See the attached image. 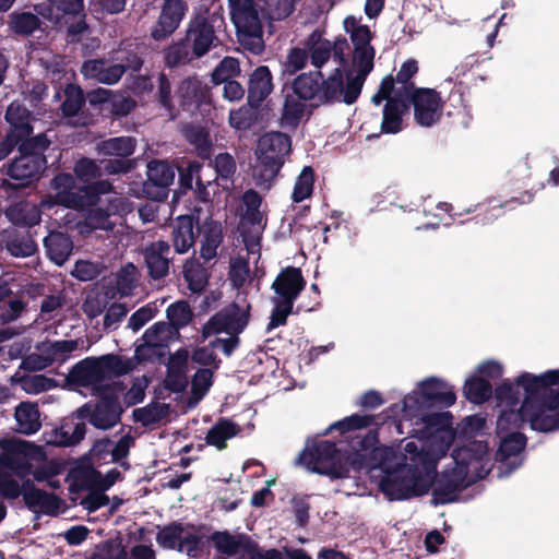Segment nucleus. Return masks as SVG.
I'll use <instances>...</instances> for the list:
<instances>
[{"instance_id":"1","label":"nucleus","mask_w":559,"mask_h":559,"mask_svg":"<svg viewBox=\"0 0 559 559\" xmlns=\"http://www.w3.org/2000/svg\"><path fill=\"white\" fill-rule=\"evenodd\" d=\"M394 452L391 448H373L371 468L379 467L383 476L379 483L380 491L391 501L407 500L428 493L433 479V466L430 462L421 461V466L403 465L401 462L391 463Z\"/></svg>"},{"instance_id":"2","label":"nucleus","mask_w":559,"mask_h":559,"mask_svg":"<svg viewBox=\"0 0 559 559\" xmlns=\"http://www.w3.org/2000/svg\"><path fill=\"white\" fill-rule=\"evenodd\" d=\"M297 462L312 473L331 478H347L352 469L365 467L362 456L358 453L343 452L332 441L321 440L306 447L298 455Z\"/></svg>"},{"instance_id":"3","label":"nucleus","mask_w":559,"mask_h":559,"mask_svg":"<svg viewBox=\"0 0 559 559\" xmlns=\"http://www.w3.org/2000/svg\"><path fill=\"white\" fill-rule=\"evenodd\" d=\"M559 384V369L548 370L539 376L532 374L528 390L534 396L530 426L539 432L559 430V390L551 385Z\"/></svg>"},{"instance_id":"4","label":"nucleus","mask_w":559,"mask_h":559,"mask_svg":"<svg viewBox=\"0 0 559 559\" xmlns=\"http://www.w3.org/2000/svg\"><path fill=\"white\" fill-rule=\"evenodd\" d=\"M292 138L281 131L261 135L254 151L253 177L259 187L270 189L292 154Z\"/></svg>"},{"instance_id":"5","label":"nucleus","mask_w":559,"mask_h":559,"mask_svg":"<svg viewBox=\"0 0 559 559\" xmlns=\"http://www.w3.org/2000/svg\"><path fill=\"white\" fill-rule=\"evenodd\" d=\"M134 368L135 362L131 358L106 354L99 357H86L76 362L69 372V379L79 386H91L94 393H97V388L107 385L104 384L105 380L128 374Z\"/></svg>"},{"instance_id":"6","label":"nucleus","mask_w":559,"mask_h":559,"mask_svg":"<svg viewBox=\"0 0 559 559\" xmlns=\"http://www.w3.org/2000/svg\"><path fill=\"white\" fill-rule=\"evenodd\" d=\"M36 12L55 26L66 28V41L76 45L91 32L86 22L87 13L84 0H47L35 5Z\"/></svg>"},{"instance_id":"7","label":"nucleus","mask_w":559,"mask_h":559,"mask_svg":"<svg viewBox=\"0 0 559 559\" xmlns=\"http://www.w3.org/2000/svg\"><path fill=\"white\" fill-rule=\"evenodd\" d=\"M455 466L442 472L432 489L436 504H447L456 501L459 492L464 490L469 481L467 475L471 465H478L479 460L471 447H463L453 451Z\"/></svg>"},{"instance_id":"8","label":"nucleus","mask_w":559,"mask_h":559,"mask_svg":"<svg viewBox=\"0 0 559 559\" xmlns=\"http://www.w3.org/2000/svg\"><path fill=\"white\" fill-rule=\"evenodd\" d=\"M136 148V140L133 136H115L102 141L97 145L98 153L109 158L102 159L104 173L107 175L128 174L135 167V160L131 159Z\"/></svg>"},{"instance_id":"9","label":"nucleus","mask_w":559,"mask_h":559,"mask_svg":"<svg viewBox=\"0 0 559 559\" xmlns=\"http://www.w3.org/2000/svg\"><path fill=\"white\" fill-rule=\"evenodd\" d=\"M175 97L179 112L205 117L212 110V94L210 86L197 75L182 79L177 85Z\"/></svg>"},{"instance_id":"10","label":"nucleus","mask_w":559,"mask_h":559,"mask_svg":"<svg viewBox=\"0 0 559 559\" xmlns=\"http://www.w3.org/2000/svg\"><path fill=\"white\" fill-rule=\"evenodd\" d=\"M218 19L209 10L194 12L190 17L183 38L193 48L195 58H202L217 46L219 39L216 35Z\"/></svg>"},{"instance_id":"11","label":"nucleus","mask_w":559,"mask_h":559,"mask_svg":"<svg viewBox=\"0 0 559 559\" xmlns=\"http://www.w3.org/2000/svg\"><path fill=\"white\" fill-rule=\"evenodd\" d=\"M405 88V99L408 107L414 108L415 122L424 128H430L439 122L443 112V100L440 93L433 88L409 85Z\"/></svg>"},{"instance_id":"12","label":"nucleus","mask_w":559,"mask_h":559,"mask_svg":"<svg viewBox=\"0 0 559 559\" xmlns=\"http://www.w3.org/2000/svg\"><path fill=\"white\" fill-rule=\"evenodd\" d=\"M124 390L122 382L107 383L97 388L98 402L93 408L91 425L97 429L107 430L116 426L123 413L119 401V394Z\"/></svg>"},{"instance_id":"13","label":"nucleus","mask_w":559,"mask_h":559,"mask_svg":"<svg viewBox=\"0 0 559 559\" xmlns=\"http://www.w3.org/2000/svg\"><path fill=\"white\" fill-rule=\"evenodd\" d=\"M228 8L240 43L247 44L249 39H262L263 28L259 5L254 0H228Z\"/></svg>"},{"instance_id":"14","label":"nucleus","mask_w":559,"mask_h":559,"mask_svg":"<svg viewBox=\"0 0 559 559\" xmlns=\"http://www.w3.org/2000/svg\"><path fill=\"white\" fill-rule=\"evenodd\" d=\"M90 106L107 118L120 119L136 108V100L129 94L98 87L90 91Z\"/></svg>"},{"instance_id":"15","label":"nucleus","mask_w":559,"mask_h":559,"mask_svg":"<svg viewBox=\"0 0 559 559\" xmlns=\"http://www.w3.org/2000/svg\"><path fill=\"white\" fill-rule=\"evenodd\" d=\"M248 323L249 311L236 302H230L206 321L202 326V337L207 338L219 333L240 334Z\"/></svg>"},{"instance_id":"16","label":"nucleus","mask_w":559,"mask_h":559,"mask_svg":"<svg viewBox=\"0 0 559 559\" xmlns=\"http://www.w3.org/2000/svg\"><path fill=\"white\" fill-rule=\"evenodd\" d=\"M203 164L198 160L182 162L177 167L179 188L175 191L174 197L193 191L194 197L203 203L212 200L210 188L213 187L214 180H204L202 176Z\"/></svg>"},{"instance_id":"17","label":"nucleus","mask_w":559,"mask_h":559,"mask_svg":"<svg viewBox=\"0 0 559 559\" xmlns=\"http://www.w3.org/2000/svg\"><path fill=\"white\" fill-rule=\"evenodd\" d=\"M189 11L186 0H164L158 17L151 27L150 36L155 41H163L171 37L179 28Z\"/></svg>"},{"instance_id":"18","label":"nucleus","mask_w":559,"mask_h":559,"mask_svg":"<svg viewBox=\"0 0 559 559\" xmlns=\"http://www.w3.org/2000/svg\"><path fill=\"white\" fill-rule=\"evenodd\" d=\"M175 168L166 160L152 159L146 166V180L142 191L146 198L164 201L169 193V187L175 180Z\"/></svg>"},{"instance_id":"19","label":"nucleus","mask_w":559,"mask_h":559,"mask_svg":"<svg viewBox=\"0 0 559 559\" xmlns=\"http://www.w3.org/2000/svg\"><path fill=\"white\" fill-rule=\"evenodd\" d=\"M45 460L46 452L43 447L20 440L11 443L5 466L10 468L16 477L24 479L33 473L34 465L32 461L39 463Z\"/></svg>"},{"instance_id":"20","label":"nucleus","mask_w":559,"mask_h":559,"mask_svg":"<svg viewBox=\"0 0 559 559\" xmlns=\"http://www.w3.org/2000/svg\"><path fill=\"white\" fill-rule=\"evenodd\" d=\"M531 379L532 373L530 372H523L516 378L518 385L522 386L524 391V399L519 409L507 407L501 412L497 419V429L500 432L520 429L525 423H530L532 403L534 402V396L528 390Z\"/></svg>"},{"instance_id":"21","label":"nucleus","mask_w":559,"mask_h":559,"mask_svg":"<svg viewBox=\"0 0 559 559\" xmlns=\"http://www.w3.org/2000/svg\"><path fill=\"white\" fill-rule=\"evenodd\" d=\"M456 401L453 388L438 378L424 380L419 385V396H407L404 401L405 407H412L411 403H418L426 406L450 407Z\"/></svg>"},{"instance_id":"22","label":"nucleus","mask_w":559,"mask_h":559,"mask_svg":"<svg viewBox=\"0 0 559 559\" xmlns=\"http://www.w3.org/2000/svg\"><path fill=\"white\" fill-rule=\"evenodd\" d=\"M92 416V405L90 403H85L73 413V417L80 421H66L59 428L53 429L49 439H47V443L57 447H71L78 444L84 439L86 433V424L83 420L88 419L91 421Z\"/></svg>"},{"instance_id":"23","label":"nucleus","mask_w":559,"mask_h":559,"mask_svg":"<svg viewBox=\"0 0 559 559\" xmlns=\"http://www.w3.org/2000/svg\"><path fill=\"white\" fill-rule=\"evenodd\" d=\"M171 248L166 240H156L143 249V258L147 275L153 281L164 280L169 274L173 260Z\"/></svg>"},{"instance_id":"24","label":"nucleus","mask_w":559,"mask_h":559,"mask_svg":"<svg viewBox=\"0 0 559 559\" xmlns=\"http://www.w3.org/2000/svg\"><path fill=\"white\" fill-rule=\"evenodd\" d=\"M348 73L344 75L341 68H336L326 79L322 76L320 93V105L344 103L352 105L356 103L360 94L348 96Z\"/></svg>"},{"instance_id":"25","label":"nucleus","mask_w":559,"mask_h":559,"mask_svg":"<svg viewBox=\"0 0 559 559\" xmlns=\"http://www.w3.org/2000/svg\"><path fill=\"white\" fill-rule=\"evenodd\" d=\"M50 188L56 191L53 203L83 211V193L81 187L76 188L75 178L68 173H59L50 180Z\"/></svg>"},{"instance_id":"26","label":"nucleus","mask_w":559,"mask_h":559,"mask_svg":"<svg viewBox=\"0 0 559 559\" xmlns=\"http://www.w3.org/2000/svg\"><path fill=\"white\" fill-rule=\"evenodd\" d=\"M306 287V280L299 267L286 266L281 270L272 284L276 299L294 304Z\"/></svg>"},{"instance_id":"27","label":"nucleus","mask_w":559,"mask_h":559,"mask_svg":"<svg viewBox=\"0 0 559 559\" xmlns=\"http://www.w3.org/2000/svg\"><path fill=\"white\" fill-rule=\"evenodd\" d=\"M46 167L47 163L41 159L19 154L8 164L5 174L9 178L19 181L20 187L26 188L39 180Z\"/></svg>"},{"instance_id":"28","label":"nucleus","mask_w":559,"mask_h":559,"mask_svg":"<svg viewBox=\"0 0 559 559\" xmlns=\"http://www.w3.org/2000/svg\"><path fill=\"white\" fill-rule=\"evenodd\" d=\"M409 114L405 88L399 87L394 99H388L382 109L380 130L384 134H396L404 129L403 118Z\"/></svg>"},{"instance_id":"29","label":"nucleus","mask_w":559,"mask_h":559,"mask_svg":"<svg viewBox=\"0 0 559 559\" xmlns=\"http://www.w3.org/2000/svg\"><path fill=\"white\" fill-rule=\"evenodd\" d=\"M193 215H180L171 224V242L175 252L178 254L187 253L195 243L200 234V228H195Z\"/></svg>"},{"instance_id":"30","label":"nucleus","mask_w":559,"mask_h":559,"mask_svg":"<svg viewBox=\"0 0 559 559\" xmlns=\"http://www.w3.org/2000/svg\"><path fill=\"white\" fill-rule=\"evenodd\" d=\"M527 438L520 431H511L501 438L499 448L495 454L496 461L508 466V473L516 469L522 461L520 454L526 447Z\"/></svg>"},{"instance_id":"31","label":"nucleus","mask_w":559,"mask_h":559,"mask_svg":"<svg viewBox=\"0 0 559 559\" xmlns=\"http://www.w3.org/2000/svg\"><path fill=\"white\" fill-rule=\"evenodd\" d=\"M374 48H357L353 52V63L356 68V74L352 70L348 73V96L361 94L362 86L368 74L373 69Z\"/></svg>"},{"instance_id":"32","label":"nucleus","mask_w":559,"mask_h":559,"mask_svg":"<svg viewBox=\"0 0 559 559\" xmlns=\"http://www.w3.org/2000/svg\"><path fill=\"white\" fill-rule=\"evenodd\" d=\"M211 540L218 552L228 557L236 556L240 551L249 557L257 547V543L245 533L233 535L228 531H217L212 534Z\"/></svg>"},{"instance_id":"33","label":"nucleus","mask_w":559,"mask_h":559,"mask_svg":"<svg viewBox=\"0 0 559 559\" xmlns=\"http://www.w3.org/2000/svg\"><path fill=\"white\" fill-rule=\"evenodd\" d=\"M4 119L9 124L7 131L8 135L19 142L25 136L33 134L34 128L32 124L33 114L32 111L19 102H12L5 110Z\"/></svg>"},{"instance_id":"34","label":"nucleus","mask_w":559,"mask_h":559,"mask_svg":"<svg viewBox=\"0 0 559 559\" xmlns=\"http://www.w3.org/2000/svg\"><path fill=\"white\" fill-rule=\"evenodd\" d=\"M273 88V76L269 67H257L249 76L247 95L248 104L252 108L260 107L272 93Z\"/></svg>"},{"instance_id":"35","label":"nucleus","mask_w":559,"mask_h":559,"mask_svg":"<svg viewBox=\"0 0 559 559\" xmlns=\"http://www.w3.org/2000/svg\"><path fill=\"white\" fill-rule=\"evenodd\" d=\"M81 72L85 78L112 85L120 81L124 74V68L117 62L110 64L106 59H90L83 62Z\"/></svg>"},{"instance_id":"36","label":"nucleus","mask_w":559,"mask_h":559,"mask_svg":"<svg viewBox=\"0 0 559 559\" xmlns=\"http://www.w3.org/2000/svg\"><path fill=\"white\" fill-rule=\"evenodd\" d=\"M322 87V73L321 71H310L297 75L293 83L292 90L295 96L304 102L317 100L313 107L320 105V93Z\"/></svg>"},{"instance_id":"37","label":"nucleus","mask_w":559,"mask_h":559,"mask_svg":"<svg viewBox=\"0 0 559 559\" xmlns=\"http://www.w3.org/2000/svg\"><path fill=\"white\" fill-rule=\"evenodd\" d=\"M23 500L29 511L49 516H57L62 503L56 493L39 488L33 492H24Z\"/></svg>"},{"instance_id":"38","label":"nucleus","mask_w":559,"mask_h":559,"mask_svg":"<svg viewBox=\"0 0 559 559\" xmlns=\"http://www.w3.org/2000/svg\"><path fill=\"white\" fill-rule=\"evenodd\" d=\"M44 247L48 258L57 265H62L73 250V241L67 234L51 231L44 238Z\"/></svg>"},{"instance_id":"39","label":"nucleus","mask_w":559,"mask_h":559,"mask_svg":"<svg viewBox=\"0 0 559 559\" xmlns=\"http://www.w3.org/2000/svg\"><path fill=\"white\" fill-rule=\"evenodd\" d=\"M90 92L84 93L83 88L74 83L66 84L63 88V100L60 105V111L64 118L76 117L86 102L90 103Z\"/></svg>"},{"instance_id":"40","label":"nucleus","mask_w":559,"mask_h":559,"mask_svg":"<svg viewBox=\"0 0 559 559\" xmlns=\"http://www.w3.org/2000/svg\"><path fill=\"white\" fill-rule=\"evenodd\" d=\"M154 100L169 120H176L179 118V108L174 102L171 82L168 75L164 72H160L157 75V87L154 94Z\"/></svg>"},{"instance_id":"41","label":"nucleus","mask_w":559,"mask_h":559,"mask_svg":"<svg viewBox=\"0 0 559 559\" xmlns=\"http://www.w3.org/2000/svg\"><path fill=\"white\" fill-rule=\"evenodd\" d=\"M145 47L143 44L138 43H122L119 49L115 52L114 60L118 66L124 68V73L128 71L139 72L143 64V55Z\"/></svg>"},{"instance_id":"42","label":"nucleus","mask_w":559,"mask_h":559,"mask_svg":"<svg viewBox=\"0 0 559 559\" xmlns=\"http://www.w3.org/2000/svg\"><path fill=\"white\" fill-rule=\"evenodd\" d=\"M43 22L38 16V13L29 11H14L9 14L8 26L9 29L19 36L29 37L36 31L41 28Z\"/></svg>"},{"instance_id":"43","label":"nucleus","mask_w":559,"mask_h":559,"mask_svg":"<svg viewBox=\"0 0 559 559\" xmlns=\"http://www.w3.org/2000/svg\"><path fill=\"white\" fill-rule=\"evenodd\" d=\"M198 59L194 57L193 48L183 37L164 49V63L169 69L187 66Z\"/></svg>"},{"instance_id":"44","label":"nucleus","mask_w":559,"mask_h":559,"mask_svg":"<svg viewBox=\"0 0 559 559\" xmlns=\"http://www.w3.org/2000/svg\"><path fill=\"white\" fill-rule=\"evenodd\" d=\"M240 432V427L228 418H219L214 426L207 431L205 441L207 444L224 450L226 441L236 437Z\"/></svg>"},{"instance_id":"45","label":"nucleus","mask_w":559,"mask_h":559,"mask_svg":"<svg viewBox=\"0 0 559 559\" xmlns=\"http://www.w3.org/2000/svg\"><path fill=\"white\" fill-rule=\"evenodd\" d=\"M5 247L13 257L17 258L31 257L37 251V245L26 229H14L9 233Z\"/></svg>"},{"instance_id":"46","label":"nucleus","mask_w":559,"mask_h":559,"mask_svg":"<svg viewBox=\"0 0 559 559\" xmlns=\"http://www.w3.org/2000/svg\"><path fill=\"white\" fill-rule=\"evenodd\" d=\"M421 438H430L438 432H449L452 429L453 416L450 412H432L421 415Z\"/></svg>"},{"instance_id":"47","label":"nucleus","mask_w":559,"mask_h":559,"mask_svg":"<svg viewBox=\"0 0 559 559\" xmlns=\"http://www.w3.org/2000/svg\"><path fill=\"white\" fill-rule=\"evenodd\" d=\"M15 419L19 431L24 435H33L41 427L38 407L33 403H21L15 409Z\"/></svg>"},{"instance_id":"48","label":"nucleus","mask_w":559,"mask_h":559,"mask_svg":"<svg viewBox=\"0 0 559 559\" xmlns=\"http://www.w3.org/2000/svg\"><path fill=\"white\" fill-rule=\"evenodd\" d=\"M51 141L47 134L41 132L36 135H28L22 139L17 144V152L21 155L38 158L41 162L47 163L45 152L49 148Z\"/></svg>"},{"instance_id":"49","label":"nucleus","mask_w":559,"mask_h":559,"mask_svg":"<svg viewBox=\"0 0 559 559\" xmlns=\"http://www.w3.org/2000/svg\"><path fill=\"white\" fill-rule=\"evenodd\" d=\"M182 274L188 288L192 293L203 292L209 283L207 271L198 260H187L183 264Z\"/></svg>"},{"instance_id":"50","label":"nucleus","mask_w":559,"mask_h":559,"mask_svg":"<svg viewBox=\"0 0 559 559\" xmlns=\"http://www.w3.org/2000/svg\"><path fill=\"white\" fill-rule=\"evenodd\" d=\"M223 241L222 227L212 222L204 226L202 231V241L200 254L205 261L214 259L217 254V248Z\"/></svg>"},{"instance_id":"51","label":"nucleus","mask_w":559,"mask_h":559,"mask_svg":"<svg viewBox=\"0 0 559 559\" xmlns=\"http://www.w3.org/2000/svg\"><path fill=\"white\" fill-rule=\"evenodd\" d=\"M169 405L165 403L153 402L144 407L133 409L134 421L144 427H150L162 421L169 414Z\"/></svg>"},{"instance_id":"52","label":"nucleus","mask_w":559,"mask_h":559,"mask_svg":"<svg viewBox=\"0 0 559 559\" xmlns=\"http://www.w3.org/2000/svg\"><path fill=\"white\" fill-rule=\"evenodd\" d=\"M465 397L474 404H483L487 402L492 395L491 383L480 377H473L465 381L464 384Z\"/></svg>"},{"instance_id":"53","label":"nucleus","mask_w":559,"mask_h":559,"mask_svg":"<svg viewBox=\"0 0 559 559\" xmlns=\"http://www.w3.org/2000/svg\"><path fill=\"white\" fill-rule=\"evenodd\" d=\"M178 331L168 321H159L150 326L143 334L144 342H151L165 349Z\"/></svg>"},{"instance_id":"54","label":"nucleus","mask_w":559,"mask_h":559,"mask_svg":"<svg viewBox=\"0 0 559 559\" xmlns=\"http://www.w3.org/2000/svg\"><path fill=\"white\" fill-rule=\"evenodd\" d=\"M138 267L131 262L121 266L120 270L116 273V289L121 297L133 295V292L138 286Z\"/></svg>"},{"instance_id":"55","label":"nucleus","mask_w":559,"mask_h":559,"mask_svg":"<svg viewBox=\"0 0 559 559\" xmlns=\"http://www.w3.org/2000/svg\"><path fill=\"white\" fill-rule=\"evenodd\" d=\"M213 384V371L207 368H200L191 380V396L189 405H197L209 392Z\"/></svg>"},{"instance_id":"56","label":"nucleus","mask_w":559,"mask_h":559,"mask_svg":"<svg viewBox=\"0 0 559 559\" xmlns=\"http://www.w3.org/2000/svg\"><path fill=\"white\" fill-rule=\"evenodd\" d=\"M310 60L312 66L320 69L331 57L332 44L322 39L321 34L314 31L309 37Z\"/></svg>"},{"instance_id":"57","label":"nucleus","mask_w":559,"mask_h":559,"mask_svg":"<svg viewBox=\"0 0 559 559\" xmlns=\"http://www.w3.org/2000/svg\"><path fill=\"white\" fill-rule=\"evenodd\" d=\"M186 138L195 147L199 157L203 159L210 158L213 144L210 133L204 128L191 126L186 131Z\"/></svg>"},{"instance_id":"58","label":"nucleus","mask_w":559,"mask_h":559,"mask_svg":"<svg viewBox=\"0 0 559 559\" xmlns=\"http://www.w3.org/2000/svg\"><path fill=\"white\" fill-rule=\"evenodd\" d=\"M314 170L311 166H305L296 179L292 200L295 203L302 202L313 192Z\"/></svg>"},{"instance_id":"59","label":"nucleus","mask_w":559,"mask_h":559,"mask_svg":"<svg viewBox=\"0 0 559 559\" xmlns=\"http://www.w3.org/2000/svg\"><path fill=\"white\" fill-rule=\"evenodd\" d=\"M73 171L75 179L88 185L92 180L102 177L104 168L102 160L97 164L94 159L81 157L75 162Z\"/></svg>"},{"instance_id":"60","label":"nucleus","mask_w":559,"mask_h":559,"mask_svg":"<svg viewBox=\"0 0 559 559\" xmlns=\"http://www.w3.org/2000/svg\"><path fill=\"white\" fill-rule=\"evenodd\" d=\"M5 215L15 226L23 228L32 227L39 222V214L34 210H28L27 205L23 204L11 205Z\"/></svg>"},{"instance_id":"61","label":"nucleus","mask_w":559,"mask_h":559,"mask_svg":"<svg viewBox=\"0 0 559 559\" xmlns=\"http://www.w3.org/2000/svg\"><path fill=\"white\" fill-rule=\"evenodd\" d=\"M112 185L108 180H97L81 187L83 193V211L97 205L102 194L109 193Z\"/></svg>"},{"instance_id":"62","label":"nucleus","mask_w":559,"mask_h":559,"mask_svg":"<svg viewBox=\"0 0 559 559\" xmlns=\"http://www.w3.org/2000/svg\"><path fill=\"white\" fill-rule=\"evenodd\" d=\"M166 313L168 322L174 325L177 331L188 325L193 317L190 305L186 300H179L169 305Z\"/></svg>"},{"instance_id":"63","label":"nucleus","mask_w":559,"mask_h":559,"mask_svg":"<svg viewBox=\"0 0 559 559\" xmlns=\"http://www.w3.org/2000/svg\"><path fill=\"white\" fill-rule=\"evenodd\" d=\"M185 527L180 522H171L165 525L156 535V540L163 548H178Z\"/></svg>"},{"instance_id":"64","label":"nucleus","mask_w":559,"mask_h":559,"mask_svg":"<svg viewBox=\"0 0 559 559\" xmlns=\"http://www.w3.org/2000/svg\"><path fill=\"white\" fill-rule=\"evenodd\" d=\"M78 346L79 342L76 340L55 341L45 347V354L48 355L51 365L55 361L62 362L68 359L69 355L74 352Z\"/></svg>"}]
</instances>
